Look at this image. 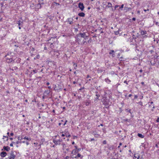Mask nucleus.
I'll return each instance as SVG.
<instances>
[{
	"label": "nucleus",
	"instance_id": "obj_58",
	"mask_svg": "<svg viewBox=\"0 0 159 159\" xmlns=\"http://www.w3.org/2000/svg\"><path fill=\"white\" fill-rule=\"evenodd\" d=\"M131 96H132V94H130L128 96L129 97H131Z\"/></svg>",
	"mask_w": 159,
	"mask_h": 159
},
{
	"label": "nucleus",
	"instance_id": "obj_2",
	"mask_svg": "<svg viewBox=\"0 0 159 159\" xmlns=\"http://www.w3.org/2000/svg\"><path fill=\"white\" fill-rule=\"evenodd\" d=\"M42 144L41 143H40L39 144H38V143L37 142L34 143V147L35 148V150H37L40 149L41 148V145Z\"/></svg>",
	"mask_w": 159,
	"mask_h": 159
},
{
	"label": "nucleus",
	"instance_id": "obj_29",
	"mask_svg": "<svg viewBox=\"0 0 159 159\" xmlns=\"http://www.w3.org/2000/svg\"><path fill=\"white\" fill-rule=\"evenodd\" d=\"M24 139H26L27 140H28L29 141H30L31 140V139L30 138H29L26 136L24 137L23 138Z\"/></svg>",
	"mask_w": 159,
	"mask_h": 159
},
{
	"label": "nucleus",
	"instance_id": "obj_56",
	"mask_svg": "<svg viewBox=\"0 0 159 159\" xmlns=\"http://www.w3.org/2000/svg\"><path fill=\"white\" fill-rule=\"evenodd\" d=\"M48 88L49 89H51V86H48Z\"/></svg>",
	"mask_w": 159,
	"mask_h": 159
},
{
	"label": "nucleus",
	"instance_id": "obj_11",
	"mask_svg": "<svg viewBox=\"0 0 159 159\" xmlns=\"http://www.w3.org/2000/svg\"><path fill=\"white\" fill-rule=\"evenodd\" d=\"M16 152H12L11 154V159H14L16 157Z\"/></svg>",
	"mask_w": 159,
	"mask_h": 159
},
{
	"label": "nucleus",
	"instance_id": "obj_63",
	"mask_svg": "<svg viewBox=\"0 0 159 159\" xmlns=\"http://www.w3.org/2000/svg\"><path fill=\"white\" fill-rule=\"evenodd\" d=\"M39 55H38V56H37V58H39Z\"/></svg>",
	"mask_w": 159,
	"mask_h": 159
},
{
	"label": "nucleus",
	"instance_id": "obj_9",
	"mask_svg": "<svg viewBox=\"0 0 159 159\" xmlns=\"http://www.w3.org/2000/svg\"><path fill=\"white\" fill-rule=\"evenodd\" d=\"M140 156V154L139 153H136L134 154L133 158L134 159H139Z\"/></svg>",
	"mask_w": 159,
	"mask_h": 159
},
{
	"label": "nucleus",
	"instance_id": "obj_10",
	"mask_svg": "<svg viewBox=\"0 0 159 159\" xmlns=\"http://www.w3.org/2000/svg\"><path fill=\"white\" fill-rule=\"evenodd\" d=\"M63 133H64V135L66 137H68L70 136V134L69 133L67 130H65L63 132Z\"/></svg>",
	"mask_w": 159,
	"mask_h": 159
},
{
	"label": "nucleus",
	"instance_id": "obj_20",
	"mask_svg": "<svg viewBox=\"0 0 159 159\" xmlns=\"http://www.w3.org/2000/svg\"><path fill=\"white\" fill-rule=\"evenodd\" d=\"M74 157L75 158H77L78 157H80L81 158H82L83 157V156L81 155L80 153H78L77 156Z\"/></svg>",
	"mask_w": 159,
	"mask_h": 159
},
{
	"label": "nucleus",
	"instance_id": "obj_16",
	"mask_svg": "<svg viewBox=\"0 0 159 159\" xmlns=\"http://www.w3.org/2000/svg\"><path fill=\"white\" fill-rule=\"evenodd\" d=\"M58 136L60 138H61L63 137L64 136H65L64 133H63V132H62V133H60L59 134H58L57 136H56V137H57Z\"/></svg>",
	"mask_w": 159,
	"mask_h": 159
},
{
	"label": "nucleus",
	"instance_id": "obj_44",
	"mask_svg": "<svg viewBox=\"0 0 159 159\" xmlns=\"http://www.w3.org/2000/svg\"><path fill=\"white\" fill-rule=\"evenodd\" d=\"M124 83L126 84H128V83L127 82V81L126 80H125L124 81Z\"/></svg>",
	"mask_w": 159,
	"mask_h": 159
},
{
	"label": "nucleus",
	"instance_id": "obj_13",
	"mask_svg": "<svg viewBox=\"0 0 159 159\" xmlns=\"http://www.w3.org/2000/svg\"><path fill=\"white\" fill-rule=\"evenodd\" d=\"M73 19L72 18H70L67 19V21L70 25H71L73 23Z\"/></svg>",
	"mask_w": 159,
	"mask_h": 159
},
{
	"label": "nucleus",
	"instance_id": "obj_57",
	"mask_svg": "<svg viewBox=\"0 0 159 159\" xmlns=\"http://www.w3.org/2000/svg\"><path fill=\"white\" fill-rule=\"evenodd\" d=\"M14 134L13 133H11V136H13V135Z\"/></svg>",
	"mask_w": 159,
	"mask_h": 159
},
{
	"label": "nucleus",
	"instance_id": "obj_51",
	"mask_svg": "<svg viewBox=\"0 0 159 159\" xmlns=\"http://www.w3.org/2000/svg\"><path fill=\"white\" fill-rule=\"evenodd\" d=\"M137 13L138 14H140V11H137Z\"/></svg>",
	"mask_w": 159,
	"mask_h": 159
},
{
	"label": "nucleus",
	"instance_id": "obj_53",
	"mask_svg": "<svg viewBox=\"0 0 159 159\" xmlns=\"http://www.w3.org/2000/svg\"><path fill=\"white\" fill-rule=\"evenodd\" d=\"M94 140V138H92L91 139V141H93Z\"/></svg>",
	"mask_w": 159,
	"mask_h": 159
},
{
	"label": "nucleus",
	"instance_id": "obj_61",
	"mask_svg": "<svg viewBox=\"0 0 159 159\" xmlns=\"http://www.w3.org/2000/svg\"><path fill=\"white\" fill-rule=\"evenodd\" d=\"M26 144L27 145H28L29 144L28 142H26Z\"/></svg>",
	"mask_w": 159,
	"mask_h": 159
},
{
	"label": "nucleus",
	"instance_id": "obj_36",
	"mask_svg": "<svg viewBox=\"0 0 159 159\" xmlns=\"http://www.w3.org/2000/svg\"><path fill=\"white\" fill-rule=\"evenodd\" d=\"M124 4H122L121 5L120 7V9L121 10H122L123 8L124 7Z\"/></svg>",
	"mask_w": 159,
	"mask_h": 159
},
{
	"label": "nucleus",
	"instance_id": "obj_22",
	"mask_svg": "<svg viewBox=\"0 0 159 159\" xmlns=\"http://www.w3.org/2000/svg\"><path fill=\"white\" fill-rule=\"evenodd\" d=\"M50 92V90H45L44 92V94H46L47 95H48L49 94Z\"/></svg>",
	"mask_w": 159,
	"mask_h": 159
},
{
	"label": "nucleus",
	"instance_id": "obj_64",
	"mask_svg": "<svg viewBox=\"0 0 159 159\" xmlns=\"http://www.w3.org/2000/svg\"><path fill=\"white\" fill-rule=\"evenodd\" d=\"M72 144H75V142H73L72 143Z\"/></svg>",
	"mask_w": 159,
	"mask_h": 159
},
{
	"label": "nucleus",
	"instance_id": "obj_34",
	"mask_svg": "<svg viewBox=\"0 0 159 159\" xmlns=\"http://www.w3.org/2000/svg\"><path fill=\"white\" fill-rule=\"evenodd\" d=\"M85 105L86 106H89L90 103V102H89L88 101L86 102H85Z\"/></svg>",
	"mask_w": 159,
	"mask_h": 159
},
{
	"label": "nucleus",
	"instance_id": "obj_60",
	"mask_svg": "<svg viewBox=\"0 0 159 159\" xmlns=\"http://www.w3.org/2000/svg\"><path fill=\"white\" fill-rule=\"evenodd\" d=\"M141 84L142 85H143L144 84V82H142L141 83Z\"/></svg>",
	"mask_w": 159,
	"mask_h": 159
},
{
	"label": "nucleus",
	"instance_id": "obj_5",
	"mask_svg": "<svg viewBox=\"0 0 159 159\" xmlns=\"http://www.w3.org/2000/svg\"><path fill=\"white\" fill-rule=\"evenodd\" d=\"M82 38H83L84 39H86L88 37V36L86 35V33L84 32L83 33H80L78 34Z\"/></svg>",
	"mask_w": 159,
	"mask_h": 159
},
{
	"label": "nucleus",
	"instance_id": "obj_27",
	"mask_svg": "<svg viewBox=\"0 0 159 159\" xmlns=\"http://www.w3.org/2000/svg\"><path fill=\"white\" fill-rule=\"evenodd\" d=\"M138 136L140 138H143L144 137V136L141 134L138 133Z\"/></svg>",
	"mask_w": 159,
	"mask_h": 159
},
{
	"label": "nucleus",
	"instance_id": "obj_28",
	"mask_svg": "<svg viewBox=\"0 0 159 159\" xmlns=\"http://www.w3.org/2000/svg\"><path fill=\"white\" fill-rule=\"evenodd\" d=\"M3 139L4 140V141H6L8 140V137L7 136H4Z\"/></svg>",
	"mask_w": 159,
	"mask_h": 159
},
{
	"label": "nucleus",
	"instance_id": "obj_40",
	"mask_svg": "<svg viewBox=\"0 0 159 159\" xmlns=\"http://www.w3.org/2000/svg\"><path fill=\"white\" fill-rule=\"evenodd\" d=\"M143 10L144 11L146 12L147 11H149V9H144Z\"/></svg>",
	"mask_w": 159,
	"mask_h": 159
},
{
	"label": "nucleus",
	"instance_id": "obj_35",
	"mask_svg": "<svg viewBox=\"0 0 159 159\" xmlns=\"http://www.w3.org/2000/svg\"><path fill=\"white\" fill-rule=\"evenodd\" d=\"M137 103H138L139 105H141V106H143V103L141 101Z\"/></svg>",
	"mask_w": 159,
	"mask_h": 159
},
{
	"label": "nucleus",
	"instance_id": "obj_47",
	"mask_svg": "<svg viewBox=\"0 0 159 159\" xmlns=\"http://www.w3.org/2000/svg\"><path fill=\"white\" fill-rule=\"evenodd\" d=\"M62 145L63 146V149L64 150V146H65V144L64 143H63Z\"/></svg>",
	"mask_w": 159,
	"mask_h": 159
},
{
	"label": "nucleus",
	"instance_id": "obj_45",
	"mask_svg": "<svg viewBox=\"0 0 159 159\" xmlns=\"http://www.w3.org/2000/svg\"><path fill=\"white\" fill-rule=\"evenodd\" d=\"M77 151H78V152H79L81 150V148H78L77 149Z\"/></svg>",
	"mask_w": 159,
	"mask_h": 159
},
{
	"label": "nucleus",
	"instance_id": "obj_31",
	"mask_svg": "<svg viewBox=\"0 0 159 159\" xmlns=\"http://www.w3.org/2000/svg\"><path fill=\"white\" fill-rule=\"evenodd\" d=\"M86 39H84V40H83V41L82 42H81V44H84L85 43H86Z\"/></svg>",
	"mask_w": 159,
	"mask_h": 159
},
{
	"label": "nucleus",
	"instance_id": "obj_52",
	"mask_svg": "<svg viewBox=\"0 0 159 159\" xmlns=\"http://www.w3.org/2000/svg\"><path fill=\"white\" fill-rule=\"evenodd\" d=\"M49 84H50V83H49V82H47V83H46V84H47V85H48Z\"/></svg>",
	"mask_w": 159,
	"mask_h": 159
},
{
	"label": "nucleus",
	"instance_id": "obj_4",
	"mask_svg": "<svg viewBox=\"0 0 159 159\" xmlns=\"http://www.w3.org/2000/svg\"><path fill=\"white\" fill-rule=\"evenodd\" d=\"M140 33L143 38H146L147 37V35H146L147 34V32L146 31L141 30Z\"/></svg>",
	"mask_w": 159,
	"mask_h": 159
},
{
	"label": "nucleus",
	"instance_id": "obj_55",
	"mask_svg": "<svg viewBox=\"0 0 159 159\" xmlns=\"http://www.w3.org/2000/svg\"><path fill=\"white\" fill-rule=\"evenodd\" d=\"M73 83L74 84H75L76 83V82L75 81H74L73 82Z\"/></svg>",
	"mask_w": 159,
	"mask_h": 159
},
{
	"label": "nucleus",
	"instance_id": "obj_48",
	"mask_svg": "<svg viewBox=\"0 0 159 159\" xmlns=\"http://www.w3.org/2000/svg\"><path fill=\"white\" fill-rule=\"evenodd\" d=\"M120 53H119L117 55L118 57L119 58L120 57Z\"/></svg>",
	"mask_w": 159,
	"mask_h": 159
},
{
	"label": "nucleus",
	"instance_id": "obj_42",
	"mask_svg": "<svg viewBox=\"0 0 159 159\" xmlns=\"http://www.w3.org/2000/svg\"><path fill=\"white\" fill-rule=\"evenodd\" d=\"M156 122H159V117H158L157 119L156 120Z\"/></svg>",
	"mask_w": 159,
	"mask_h": 159
},
{
	"label": "nucleus",
	"instance_id": "obj_25",
	"mask_svg": "<svg viewBox=\"0 0 159 159\" xmlns=\"http://www.w3.org/2000/svg\"><path fill=\"white\" fill-rule=\"evenodd\" d=\"M72 63L73 64V66H74V69H76L77 66V64L75 63L74 62H73Z\"/></svg>",
	"mask_w": 159,
	"mask_h": 159
},
{
	"label": "nucleus",
	"instance_id": "obj_1",
	"mask_svg": "<svg viewBox=\"0 0 159 159\" xmlns=\"http://www.w3.org/2000/svg\"><path fill=\"white\" fill-rule=\"evenodd\" d=\"M75 41L78 44H81L82 39L81 37L78 34L75 36Z\"/></svg>",
	"mask_w": 159,
	"mask_h": 159
},
{
	"label": "nucleus",
	"instance_id": "obj_8",
	"mask_svg": "<svg viewBox=\"0 0 159 159\" xmlns=\"http://www.w3.org/2000/svg\"><path fill=\"white\" fill-rule=\"evenodd\" d=\"M78 7L81 10V11H83L84 9V4L81 2H80L78 4Z\"/></svg>",
	"mask_w": 159,
	"mask_h": 159
},
{
	"label": "nucleus",
	"instance_id": "obj_17",
	"mask_svg": "<svg viewBox=\"0 0 159 159\" xmlns=\"http://www.w3.org/2000/svg\"><path fill=\"white\" fill-rule=\"evenodd\" d=\"M124 10L125 11H130L131 10V8L130 7H125L124 8Z\"/></svg>",
	"mask_w": 159,
	"mask_h": 159
},
{
	"label": "nucleus",
	"instance_id": "obj_62",
	"mask_svg": "<svg viewBox=\"0 0 159 159\" xmlns=\"http://www.w3.org/2000/svg\"><path fill=\"white\" fill-rule=\"evenodd\" d=\"M122 144L121 143H119V146H121L122 145Z\"/></svg>",
	"mask_w": 159,
	"mask_h": 159
},
{
	"label": "nucleus",
	"instance_id": "obj_14",
	"mask_svg": "<svg viewBox=\"0 0 159 159\" xmlns=\"http://www.w3.org/2000/svg\"><path fill=\"white\" fill-rule=\"evenodd\" d=\"M78 152L77 150V149H74L72 151L71 154H73L72 156H73L74 155H75Z\"/></svg>",
	"mask_w": 159,
	"mask_h": 159
},
{
	"label": "nucleus",
	"instance_id": "obj_59",
	"mask_svg": "<svg viewBox=\"0 0 159 159\" xmlns=\"http://www.w3.org/2000/svg\"><path fill=\"white\" fill-rule=\"evenodd\" d=\"M18 28H19V29L20 30L21 29V27L20 26H18Z\"/></svg>",
	"mask_w": 159,
	"mask_h": 159
},
{
	"label": "nucleus",
	"instance_id": "obj_32",
	"mask_svg": "<svg viewBox=\"0 0 159 159\" xmlns=\"http://www.w3.org/2000/svg\"><path fill=\"white\" fill-rule=\"evenodd\" d=\"M112 4L110 2H108L107 6L108 7H112Z\"/></svg>",
	"mask_w": 159,
	"mask_h": 159
},
{
	"label": "nucleus",
	"instance_id": "obj_24",
	"mask_svg": "<svg viewBox=\"0 0 159 159\" xmlns=\"http://www.w3.org/2000/svg\"><path fill=\"white\" fill-rule=\"evenodd\" d=\"M35 7L38 9H39L41 7V5L40 4H38L35 6Z\"/></svg>",
	"mask_w": 159,
	"mask_h": 159
},
{
	"label": "nucleus",
	"instance_id": "obj_30",
	"mask_svg": "<svg viewBox=\"0 0 159 159\" xmlns=\"http://www.w3.org/2000/svg\"><path fill=\"white\" fill-rule=\"evenodd\" d=\"M37 72V70H32L31 73H33V74H35V73H36Z\"/></svg>",
	"mask_w": 159,
	"mask_h": 159
},
{
	"label": "nucleus",
	"instance_id": "obj_39",
	"mask_svg": "<svg viewBox=\"0 0 159 159\" xmlns=\"http://www.w3.org/2000/svg\"><path fill=\"white\" fill-rule=\"evenodd\" d=\"M119 58L120 60V61H122L123 59V57H119Z\"/></svg>",
	"mask_w": 159,
	"mask_h": 159
},
{
	"label": "nucleus",
	"instance_id": "obj_54",
	"mask_svg": "<svg viewBox=\"0 0 159 159\" xmlns=\"http://www.w3.org/2000/svg\"><path fill=\"white\" fill-rule=\"evenodd\" d=\"M75 147V149H77L78 148H77V146H75V147Z\"/></svg>",
	"mask_w": 159,
	"mask_h": 159
},
{
	"label": "nucleus",
	"instance_id": "obj_50",
	"mask_svg": "<svg viewBox=\"0 0 159 159\" xmlns=\"http://www.w3.org/2000/svg\"><path fill=\"white\" fill-rule=\"evenodd\" d=\"M136 20V18L135 17H134L132 18V20L134 21H135Z\"/></svg>",
	"mask_w": 159,
	"mask_h": 159
},
{
	"label": "nucleus",
	"instance_id": "obj_21",
	"mask_svg": "<svg viewBox=\"0 0 159 159\" xmlns=\"http://www.w3.org/2000/svg\"><path fill=\"white\" fill-rule=\"evenodd\" d=\"M79 16L81 17H84L85 16V14L83 12L80 13L78 14Z\"/></svg>",
	"mask_w": 159,
	"mask_h": 159
},
{
	"label": "nucleus",
	"instance_id": "obj_26",
	"mask_svg": "<svg viewBox=\"0 0 159 159\" xmlns=\"http://www.w3.org/2000/svg\"><path fill=\"white\" fill-rule=\"evenodd\" d=\"M3 149L5 150H6L7 151H8L9 150V148L8 147H5L4 146L3 147Z\"/></svg>",
	"mask_w": 159,
	"mask_h": 159
},
{
	"label": "nucleus",
	"instance_id": "obj_43",
	"mask_svg": "<svg viewBox=\"0 0 159 159\" xmlns=\"http://www.w3.org/2000/svg\"><path fill=\"white\" fill-rule=\"evenodd\" d=\"M91 78V77L89 75H87V76L86 78Z\"/></svg>",
	"mask_w": 159,
	"mask_h": 159
},
{
	"label": "nucleus",
	"instance_id": "obj_37",
	"mask_svg": "<svg viewBox=\"0 0 159 159\" xmlns=\"http://www.w3.org/2000/svg\"><path fill=\"white\" fill-rule=\"evenodd\" d=\"M103 143L104 144H105L107 143V142L106 140H104L103 141Z\"/></svg>",
	"mask_w": 159,
	"mask_h": 159
},
{
	"label": "nucleus",
	"instance_id": "obj_6",
	"mask_svg": "<svg viewBox=\"0 0 159 159\" xmlns=\"http://www.w3.org/2000/svg\"><path fill=\"white\" fill-rule=\"evenodd\" d=\"M61 86L57 84L55 85L54 88V89L56 91H58L61 90Z\"/></svg>",
	"mask_w": 159,
	"mask_h": 159
},
{
	"label": "nucleus",
	"instance_id": "obj_33",
	"mask_svg": "<svg viewBox=\"0 0 159 159\" xmlns=\"http://www.w3.org/2000/svg\"><path fill=\"white\" fill-rule=\"evenodd\" d=\"M92 42V39L91 38H90L89 39L88 41V42L87 43H91Z\"/></svg>",
	"mask_w": 159,
	"mask_h": 159
},
{
	"label": "nucleus",
	"instance_id": "obj_46",
	"mask_svg": "<svg viewBox=\"0 0 159 159\" xmlns=\"http://www.w3.org/2000/svg\"><path fill=\"white\" fill-rule=\"evenodd\" d=\"M138 97V96L137 95H135L134 96V98L136 99Z\"/></svg>",
	"mask_w": 159,
	"mask_h": 159
},
{
	"label": "nucleus",
	"instance_id": "obj_12",
	"mask_svg": "<svg viewBox=\"0 0 159 159\" xmlns=\"http://www.w3.org/2000/svg\"><path fill=\"white\" fill-rule=\"evenodd\" d=\"M109 54L110 55H111V56L112 57H115V52L113 50H111L109 52Z\"/></svg>",
	"mask_w": 159,
	"mask_h": 159
},
{
	"label": "nucleus",
	"instance_id": "obj_23",
	"mask_svg": "<svg viewBox=\"0 0 159 159\" xmlns=\"http://www.w3.org/2000/svg\"><path fill=\"white\" fill-rule=\"evenodd\" d=\"M105 81L107 83L109 84L111 82V81L108 78H106L105 79Z\"/></svg>",
	"mask_w": 159,
	"mask_h": 159
},
{
	"label": "nucleus",
	"instance_id": "obj_3",
	"mask_svg": "<svg viewBox=\"0 0 159 159\" xmlns=\"http://www.w3.org/2000/svg\"><path fill=\"white\" fill-rule=\"evenodd\" d=\"M62 141V139H59L58 140L54 139L53 140V142L56 145L60 144Z\"/></svg>",
	"mask_w": 159,
	"mask_h": 159
},
{
	"label": "nucleus",
	"instance_id": "obj_7",
	"mask_svg": "<svg viewBox=\"0 0 159 159\" xmlns=\"http://www.w3.org/2000/svg\"><path fill=\"white\" fill-rule=\"evenodd\" d=\"M91 133L92 134L95 138H98L100 136V134H97L96 131H92L91 132Z\"/></svg>",
	"mask_w": 159,
	"mask_h": 159
},
{
	"label": "nucleus",
	"instance_id": "obj_18",
	"mask_svg": "<svg viewBox=\"0 0 159 159\" xmlns=\"http://www.w3.org/2000/svg\"><path fill=\"white\" fill-rule=\"evenodd\" d=\"M17 23L18 26H22V25L23 24V22L22 21L19 20L17 21Z\"/></svg>",
	"mask_w": 159,
	"mask_h": 159
},
{
	"label": "nucleus",
	"instance_id": "obj_38",
	"mask_svg": "<svg viewBox=\"0 0 159 159\" xmlns=\"http://www.w3.org/2000/svg\"><path fill=\"white\" fill-rule=\"evenodd\" d=\"M119 5H116L115 6V9H116L117 7H119Z\"/></svg>",
	"mask_w": 159,
	"mask_h": 159
},
{
	"label": "nucleus",
	"instance_id": "obj_15",
	"mask_svg": "<svg viewBox=\"0 0 159 159\" xmlns=\"http://www.w3.org/2000/svg\"><path fill=\"white\" fill-rule=\"evenodd\" d=\"M7 155V153L6 152H1L0 155L2 157H5Z\"/></svg>",
	"mask_w": 159,
	"mask_h": 159
},
{
	"label": "nucleus",
	"instance_id": "obj_49",
	"mask_svg": "<svg viewBox=\"0 0 159 159\" xmlns=\"http://www.w3.org/2000/svg\"><path fill=\"white\" fill-rule=\"evenodd\" d=\"M150 63H151V65H152V66H153V65H154L155 63H152V61H151Z\"/></svg>",
	"mask_w": 159,
	"mask_h": 159
},
{
	"label": "nucleus",
	"instance_id": "obj_19",
	"mask_svg": "<svg viewBox=\"0 0 159 159\" xmlns=\"http://www.w3.org/2000/svg\"><path fill=\"white\" fill-rule=\"evenodd\" d=\"M102 102L103 104L105 106L107 105L108 104V102L105 99H103V100L102 101Z\"/></svg>",
	"mask_w": 159,
	"mask_h": 159
},
{
	"label": "nucleus",
	"instance_id": "obj_41",
	"mask_svg": "<svg viewBox=\"0 0 159 159\" xmlns=\"http://www.w3.org/2000/svg\"><path fill=\"white\" fill-rule=\"evenodd\" d=\"M12 142V143H15L16 142L17 143V140H16V141L14 140V141H13Z\"/></svg>",
	"mask_w": 159,
	"mask_h": 159
}]
</instances>
